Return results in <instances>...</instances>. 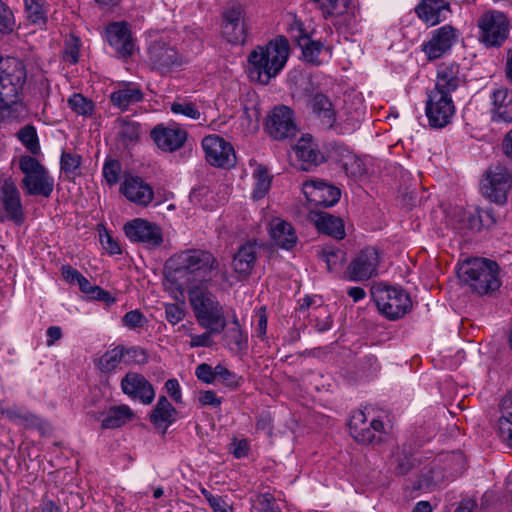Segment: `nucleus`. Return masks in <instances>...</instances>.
I'll list each match as a JSON object with an SVG mask.
<instances>
[{
    "mask_svg": "<svg viewBox=\"0 0 512 512\" xmlns=\"http://www.w3.org/2000/svg\"><path fill=\"white\" fill-rule=\"evenodd\" d=\"M167 278L179 289L211 284L219 262L209 251L188 249L172 255L166 262Z\"/></svg>",
    "mask_w": 512,
    "mask_h": 512,
    "instance_id": "nucleus-1",
    "label": "nucleus"
},
{
    "mask_svg": "<svg viewBox=\"0 0 512 512\" xmlns=\"http://www.w3.org/2000/svg\"><path fill=\"white\" fill-rule=\"evenodd\" d=\"M289 45L284 37L276 38L265 46H257L248 56V75L252 81L268 84L285 66Z\"/></svg>",
    "mask_w": 512,
    "mask_h": 512,
    "instance_id": "nucleus-2",
    "label": "nucleus"
},
{
    "mask_svg": "<svg viewBox=\"0 0 512 512\" xmlns=\"http://www.w3.org/2000/svg\"><path fill=\"white\" fill-rule=\"evenodd\" d=\"M458 276L479 296H495L502 284L499 265L487 258L464 261L459 268Z\"/></svg>",
    "mask_w": 512,
    "mask_h": 512,
    "instance_id": "nucleus-3",
    "label": "nucleus"
},
{
    "mask_svg": "<svg viewBox=\"0 0 512 512\" xmlns=\"http://www.w3.org/2000/svg\"><path fill=\"white\" fill-rule=\"evenodd\" d=\"M210 284L191 286L188 297L195 318L204 329L214 332H223L226 328L224 310L217 297L209 291Z\"/></svg>",
    "mask_w": 512,
    "mask_h": 512,
    "instance_id": "nucleus-4",
    "label": "nucleus"
},
{
    "mask_svg": "<svg viewBox=\"0 0 512 512\" xmlns=\"http://www.w3.org/2000/svg\"><path fill=\"white\" fill-rule=\"evenodd\" d=\"M478 41L485 48H501L510 35L508 16L499 10H488L477 19Z\"/></svg>",
    "mask_w": 512,
    "mask_h": 512,
    "instance_id": "nucleus-5",
    "label": "nucleus"
},
{
    "mask_svg": "<svg viewBox=\"0 0 512 512\" xmlns=\"http://www.w3.org/2000/svg\"><path fill=\"white\" fill-rule=\"evenodd\" d=\"M19 169L24 174L21 185L29 196L49 198L54 189V178L36 158L22 155L19 159Z\"/></svg>",
    "mask_w": 512,
    "mask_h": 512,
    "instance_id": "nucleus-6",
    "label": "nucleus"
},
{
    "mask_svg": "<svg viewBox=\"0 0 512 512\" xmlns=\"http://www.w3.org/2000/svg\"><path fill=\"white\" fill-rule=\"evenodd\" d=\"M25 78L26 72L21 61L14 57L0 59V108H8L17 101Z\"/></svg>",
    "mask_w": 512,
    "mask_h": 512,
    "instance_id": "nucleus-7",
    "label": "nucleus"
},
{
    "mask_svg": "<svg viewBox=\"0 0 512 512\" xmlns=\"http://www.w3.org/2000/svg\"><path fill=\"white\" fill-rule=\"evenodd\" d=\"M372 296L379 312L389 320L403 317L412 307L409 294L400 287H377Z\"/></svg>",
    "mask_w": 512,
    "mask_h": 512,
    "instance_id": "nucleus-8",
    "label": "nucleus"
},
{
    "mask_svg": "<svg viewBox=\"0 0 512 512\" xmlns=\"http://www.w3.org/2000/svg\"><path fill=\"white\" fill-rule=\"evenodd\" d=\"M512 188V174L507 167L496 165L484 173L480 191L483 197L499 206L507 203L509 190Z\"/></svg>",
    "mask_w": 512,
    "mask_h": 512,
    "instance_id": "nucleus-9",
    "label": "nucleus"
},
{
    "mask_svg": "<svg viewBox=\"0 0 512 512\" xmlns=\"http://www.w3.org/2000/svg\"><path fill=\"white\" fill-rule=\"evenodd\" d=\"M369 414L363 410H356L350 417L349 432L358 443H379L385 434L383 422L375 417L369 419Z\"/></svg>",
    "mask_w": 512,
    "mask_h": 512,
    "instance_id": "nucleus-10",
    "label": "nucleus"
},
{
    "mask_svg": "<svg viewBox=\"0 0 512 512\" xmlns=\"http://www.w3.org/2000/svg\"><path fill=\"white\" fill-rule=\"evenodd\" d=\"M455 104L451 95L430 90L427 94L425 114L429 126L436 129L446 127L455 115Z\"/></svg>",
    "mask_w": 512,
    "mask_h": 512,
    "instance_id": "nucleus-11",
    "label": "nucleus"
},
{
    "mask_svg": "<svg viewBox=\"0 0 512 512\" xmlns=\"http://www.w3.org/2000/svg\"><path fill=\"white\" fill-rule=\"evenodd\" d=\"M222 35L232 44H244L247 27L244 20V9L238 2L229 3L222 12Z\"/></svg>",
    "mask_w": 512,
    "mask_h": 512,
    "instance_id": "nucleus-12",
    "label": "nucleus"
},
{
    "mask_svg": "<svg viewBox=\"0 0 512 512\" xmlns=\"http://www.w3.org/2000/svg\"><path fill=\"white\" fill-rule=\"evenodd\" d=\"M380 262L378 250L368 246L358 252L349 263L346 276L350 281H365L377 274Z\"/></svg>",
    "mask_w": 512,
    "mask_h": 512,
    "instance_id": "nucleus-13",
    "label": "nucleus"
},
{
    "mask_svg": "<svg viewBox=\"0 0 512 512\" xmlns=\"http://www.w3.org/2000/svg\"><path fill=\"white\" fill-rule=\"evenodd\" d=\"M202 148L209 164L215 167L230 168L236 162L235 152L231 144L217 135L203 138Z\"/></svg>",
    "mask_w": 512,
    "mask_h": 512,
    "instance_id": "nucleus-14",
    "label": "nucleus"
},
{
    "mask_svg": "<svg viewBox=\"0 0 512 512\" xmlns=\"http://www.w3.org/2000/svg\"><path fill=\"white\" fill-rule=\"evenodd\" d=\"M105 36L118 58L126 59L134 54L135 42L128 22L118 21L109 23L105 29Z\"/></svg>",
    "mask_w": 512,
    "mask_h": 512,
    "instance_id": "nucleus-15",
    "label": "nucleus"
},
{
    "mask_svg": "<svg viewBox=\"0 0 512 512\" xmlns=\"http://www.w3.org/2000/svg\"><path fill=\"white\" fill-rule=\"evenodd\" d=\"M267 130L276 140L294 137L298 129L293 110L285 105L276 106L268 116Z\"/></svg>",
    "mask_w": 512,
    "mask_h": 512,
    "instance_id": "nucleus-16",
    "label": "nucleus"
},
{
    "mask_svg": "<svg viewBox=\"0 0 512 512\" xmlns=\"http://www.w3.org/2000/svg\"><path fill=\"white\" fill-rule=\"evenodd\" d=\"M457 39V30L451 25H444L431 32L430 39L421 46L422 51L428 60H436L448 53L457 42Z\"/></svg>",
    "mask_w": 512,
    "mask_h": 512,
    "instance_id": "nucleus-17",
    "label": "nucleus"
},
{
    "mask_svg": "<svg viewBox=\"0 0 512 512\" xmlns=\"http://www.w3.org/2000/svg\"><path fill=\"white\" fill-rule=\"evenodd\" d=\"M147 59L152 68L160 72L170 71L182 64L181 56L176 49L162 39L149 44Z\"/></svg>",
    "mask_w": 512,
    "mask_h": 512,
    "instance_id": "nucleus-18",
    "label": "nucleus"
},
{
    "mask_svg": "<svg viewBox=\"0 0 512 512\" xmlns=\"http://www.w3.org/2000/svg\"><path fill=\"white\" fill-rule=\"evenodd\" d=\"M126 236L132 242L145 244L149 248H155L162 244L161 229L154 223L137 218L124 225Z\"/></svg>",
    "mask_w": 512,
    "mask_h": 512,
    "instance_id": "nucleus-19",
    "label": "nucleus"
},
{
    "mask_svg": "<svg viewBox=\"0 0 512 512\" xmlns=\"http://www.w3.org/2000/svg\"><path fill=\"white\" fill-rule=\"evenodd\" d=\"M303 193L307 200L316 207L328 208L334 206L340 200L339 188L325 183L322 180H308L303 184Z\"/></svg>",
    "mask_w": 512,
    "mask_h": 512,
    "instance_id": "nucleus-20",
    "label": "nucleus"
},
{
    "mask_svg": "<svg viewBox=\"0 0 512 512\" xmlns=\"http://www.w3.org/2000/svg\"><path fill=\"white\" fill-rule=\"evenodd\" d=\"M490 119L492 123L512 124V88L499 86L490 92Z\"/></svg>",
    "mask_w": 512,
    "mask_h": 512,
    "instance_id": "nucleus-21",
    "label": "nucleus"
},
{
    "mask_svg": "<svg viewBox=\"0 0 512 512\" xmlns=\"http://www.w3.org/2000/svg\"><path fill=\"white\" fill-rule=\"evenodd\" d=\"M120 386L125 395L131 399L139 400L144 405L151 404L155 399V390L152 384L140 373H126Z\"/></svg>",
    "mask_w": 512,
    "mask_h": 512,
    "instance_id": "nucleus-22",
    "label": "nucleus"
},
{
    "mask_svg": "<svg viewBox=\"0 0 512 512\" xmlns=\"http://www.w3.org/2000/svg\"><path fill=\"white\" fill-rule=\"evenodd\" d=\"M0 202L7 218L16 224L24 220L23 206L20 192L12 177L5 178L0 187Z\"/></svg>",
    "mask_w": 512,
    "mask_h": 512,
    "instance_id": "nucleus-23",
    "label": "nucleus"
},
{
    "mask_svg": "<svg viewBox=\"0 0 512 512\" xmlns=\"http://www.w3.org/2000/svg\"><path fill=\"white\" fill-rule=\"evenodd\" d=\"M186 130L179 126H164L163 124L156 125L150 136L156 146L164 152H174L183 147L187 140Z\"/></svg>",
    "mask_w": 512,
    "mask_h": 512,
    "instance_id": "nucleus-24",
    "label": "nucleus"
},
{
    "mask_svg": "<svg viewBox=\"0 0 512 512\" xmlns=\"http://www.w3.org/2000/svg\"><path fill=\"white\" fill-rule=\"evenodd\" d=\"M300 169L310 171L326 161L318 144L310 134L303 135L293 147Z\"/></svg>",
    "mask_w": 512,
    "mask_h": 512,
    "instance_id": "nucleus-25",
    "label": "nucleus"
},
{
    "mask_svg": "<svg viewBox=\"0 0 512 512\" xmlns=\"http://www.w3.org/2000/svg\"><path fill=\"white\" fill-rule=\"evenodd\" d=\"M465 82L461 67L455 62H443L437 68L436 83L433 91L451 95Z\"/></svg>",
    "mask_w": 512,
    "mask_h": 512,
    "instance_id": "nucleus-26",
    "label": "nucleus"
},
{
    "mask_svg": "<svg viewBox=\"0 0 512 512\" xmlns=\"http://www.w3.org/2000/svg\"><path fill=\"white\" fill-rule=\"evenodd\" d=\"M120 192L131 202L140 205H149L154 198L153 188L139 176H126L120 186Z\"/></svg>",
    "mask_w": 512,
    "mask_h": 512,
    "instance_id": "nucleus-27",
    "label": "nucleus"
},
{
    "mask_svg": "<svg viewBox=\"0 0 512 512\" xmlns=\"http://www.w3.org/2000/svg\"><path fill=\"white\" fill-rule=\"evenodd\" d=\"M260 250L261 246L256 241H248L241 245L233 256L234 271L241 277L250 276Z\"/></svg>",
    "mask_w": 512,
    "mask_h": 512,
    "instance_id": "nucleus-28",
    "label": "nucleus"
},
{
    "mask_svg": "<svg viewBox=\"0 0 512 512\" xmlns=\"http://www.w3.org/2000/svg\"><path fill=\"white\" fill-rule=\"evenodd\" d=\"M417 16L429 26L444 21L450 12V5L445 0H421L415 7Z\"/></svg>",
    "mask_w": 512,
    "mask_h": 512,
    "instance_id": "nucleus-29",
    "label": "nucleus"
},
{
    "mask_svg": "<svg viewBox=\"0 0 512 512\" xmlns=\"http://www.w3.org/2000/svg\"><path fill=\"white\" fill-rule=\"evenodd\" d=\"M293 41L301 48L303 59L313 65H320L319 56L324 48L320 41L312 40L301 25L291 29Z\"/></svg>",
    "mask_w": 512,
    "mask_h": 512,
    "instance_id": "nucleus-30",
    "label": "nucleus"
},
{
    "mask_svg": "<svg viewBox=\"0 0 512 512\" xmlns=\"http://www.w3.org/2000/svg\"><path fill=\"white\" fill-rule=\"evenodd\" d=\"M148 419L155 428L163 429L165 432L178 419V411L167 397L162 395L149 413Z\"/></svg>",
    "mask_w": 512,
    "mask_h": 512,
    "instance_id": "nucleus-31",
    "label": "nucleus"
},
{
    "mask_svg": "<svg viewBox=\"0 0 512 512\" xmlns=\"http://www.w3.org/2000/svg\"><path fill=\"white\" fill-rule=\"evenodd\" d=\"M310 217L320 233L338 240L345 237L344 223L340 217L324 211H313Z\"/></svg>",
    "mask_w": 512,
    "mask_h": 512,
    "instance_id": "nucleus-32",
    "label": "nucleus"
},
{
    "mask_svg": "<svg viewBox=\"0 0 512 512\" xmlns=\"http://www.w3.org/2000/svg\"><path fill=\"white\" fill-rule=\"evenodd\" d=\"M309 107L325 129H331L336 121V112L329 98L317 92L309 99Z\"/></svg>",
    "mask_w": 512,
    "mask_h": 512,
    "instance_id": "nucleus-33",
    "label": "nucleus"
},
{
    "mask_svg": "<svg viewBox=\"0 0 512 512\" xmlns=\"http://www.w3.org/2000/svg\"><path fill=\"white\" fill-rule=\"evenodd\" d=\"M271 239L278 247L286 250L292 249L297 242V236L292 225L279 218L273 219L269 230Z\"/></svg>",
    "mask_w": 512,
    "mask_h": 512,
    "instance_id": "nucleus-34",
    "label": "nucleus"
},
{
    "mask_svg": "<svg viewBox=\"0 0 512 512\" xmlns=\"http://www.w3.org/2000/svg\"><path fill=\"white\" fill-rule=\"evenodd\" d=\"M144 93L135 84L128 83L110 94V102L121 111H126L131 105L143 100Z\"/></svg>",
    "mask_w": 512,
    "mask_h": 512,
    "instance_id": "nucleus-35",
    "label": "nucleus"
},
{
    "mask_svg": "<svg viewBox=\"0 0 512 512\" xmlns=\"http://www.w3.org/2000/svg\"><path fill=\"white\" fill-rule=\"evenodd\" d=\"M0 413L11 422L26 428H38L43 424L42 418L25 406L0 407Z\"/></svg>",
    "mask_w": 512,
    "mask_h": 512,
    "instance_id": "nucleus-36",
    "label": "nucleus"
},
{
    "mask_svg": "<svg viewBox=\"0 0 512 512\" xmlns=\"http://www.w3.org/2000/svg\"><path fill=\"white\" fill-rule=\"evenodd\" d=\"M101 429H115L132 420L134 413L128 405L112 406L102 414Z\"/></svg>",
    "mask_w": 512,
    "mask_h": 512,
    "instance_id": "nucleus-37",
    "label": "nucleus"
},
{
    "mask_svg": "<svg viewBox=\"0 0 512 512\" xmlns=\"http://www.w3.org/2000/svg\"><path fill=\"white\" fill-rule=\"evenodd\" d=\"M453 225L460 231H480L482 229V220L480 219V209L474 210L459 209L454 213Z\"/></svg>",
    "mask_w": 512,
    "mask_h": 512,
    "instance_id": "nucleus-38",
    "label": "nucleus"
},
{
    "mask_svg": "<svg viewBox=\"0 0 512 512\" xmlns=\"http://www.w3.org/2000/svg\"><path fill=\"white\" fill-rule=\"evenodd\" d=\"M332 156L342 164V167L348 171L349 166H356L353 174L361 172V161L352 153L347 145L341 142H332L329 145Z\"/></svg>",
    "mask_w": 512,
    "mask_h": 512,
    "instance_id": "nucleus-39",
    "label": "nucleus"
},
{
    "mask_svg": "<svg viewBox=\"0 0 512 512\" xmlns=\"http://www.w3.org/2000/svg\"><path fill=\"white\" fill-rule=\"evenodd\" d=\"M123 360V346L118 345L95 359L94 364L102 373L109 374L114 372Z\"/></svg>",
    "mask_w": 512,
    "mask_h": 512,
    "instance_id": "nucleus-40",
    "label": "nucleus"
},
{
    "mask_svg": "<svg viewBox=\"0 0 512 512\" xmlns=\"http://www.w3.org/2000/svg\"><path fill=\"white\" fill-rule=\"evenodd\" d=\"M315 8L318 9L326 19L341 16L348 10L352 0H312Z\"/></svg>",
    "mask_w": 512,
    "mask_h": 512,
    "instance_id": "nucleus-41",
    "label": "nucleus"
},
{
    "mask_svg": "<svg viewBox=\"0 0 512 512\" xmlns=\"http://www.w3.org/2000/svg\"><path fill=\"white\" fill-rule=\"evenodd\" d=\"M417 464H419L418 459L404 449L398 451L391 462L394 473L399 476L408 474Z\"/></svg>",
    "mask_w": 512,
    "mask_h": 512,
    "instance_id": "nucleus-42",
    "label": "nucleus"
},
{
    "mask_svg": "<svg viewBox=\"0 0 512 512\" xmlns=\"http://www.w3.org/2000/svg\"><path fill=\"white\" fill-rule=\"evenodd\" d=\"M25 12L28 20L33 24L45 25L47 22V9L44 0H24Z\"/></svg>",
    "mask_w": 512,
    "mask_h": 512,
    "instance_id": "nucleus-43",
    "label": "nucleus"
},
{
    "mask_svg": "<svg viewBox=\"0 0 512 512\" xmlns=\"http://www.w3.org/2000/svg\"><path fill=\"white\" fill-rule=\"evenodd\" d=\"M118 123V136L125 146L138 141L141 134V126L139 123L127 119H118Z\"/></svg>",
    "mask_w": 512,
    "mask_h": 512,
    "instance_id": "nucleus-44",
    "label": "nucleus"
},
{
    "mask_svg": "<svg viewBox=\"0 0 512 512\" xmlns=\"http://www.w3.org/2000/svg\"><path fill=\"white\" fill-rule=\"evenodd\" d=\"M82 163V157L78 154L63 152L60 159L61 171L69 180L75 179L80 176V166Z\"/></svg>",
    "mask_w": 512,
    "mask_h": 512,
    "instance_id": "nucleus-45",
    "label": "nucleus"
},
{
    "mask_svg": "<svg viewBox=\"0 0 512 512\" xmlns=\"http://www.w3.org/2000/svg\"><path fill=\"white\" fill-rule=\"evenodd\" d=\"M317 253L321 260L326 263L329 272H332L345 260V252L330 245L323 246Z\"/></svg>",
    "mask_w": 512,
    "mask_h": 512,
    "instance_id": "nucleus-46",
    "label": "nucleus"
},
{
    "mask_svg": "<svg viewBox=\"0 0 512 512\" xmlns=\"http://www.w3.org/2000/svg\"><path fill=\"white\" fill-rule=\"evenodd\" d=\"M67 103L73 112L84 117H90L95 109L94 102L80 93L72 94L68 98Z\"/></svg>",
    "mask_w": 512,
    "mask_h": 512,
    "instance_id": "nucleus-47",
    "label": "nucleus"
},
{
    "mask_svg": "<svg viewBox=\"0 0 512 512\" xmlns=\"http://www.w3.org/2000/svg\"><path fill=\"white\" fill-rule=\"evenodd\" d=\"M225 341L229 349L234 353H240L247 349L248 337L241 328L231 327L225 333Z\"/></svg>",
    "mask_w": 512,
    "mask_h": 512,
    "instance_id": "nucleus-48",
    "label": "nucleus"
},
{
    "mask_svg": "<svg viewBox=\"0 0 512 512\" xmlns=\"http://www.w3.org/2000/svg\"><path fill=\"white\" fill-rule=\"evenodd\" d=\"M18 139L26 147V149L37 155L40 152V145L36 128L32 125H26L17 133Z\"/></svg>",
    "mask_w": 512,
    "mask_h": 512,
    "instance_id": "nucleus-49",
    "label": "nucleus"
},
{
    "mask_svg": "<svg viewBox=\"0 0 512 512\" xmlns=\"http://www.w3.org/2000/svg\"><path fill=\"white\" fill-rule=\"evenodd\" d=\"M254 177L256 179L255 187L253 189V198H263L270 189L271 178L268 175L267 169L264 166H258L254 170Z\"/></svg>",
    "mask_w": 512,
    "mask_h": 512,
    "instance_id": "nucleus-50",
    "label": "nucleus"
},
{
    "mask_svg": "<svg viewBox=\"0 0 512 512\" xmlns=\"http://www.w3.org/2000/svg\"><path fill=\"white\" fill-rule=\"evenodd\" d=\"M215 373L216 378H219L225 386L231 389H236L243 383L242 376L237 375L221 364L215 366Z\"/></svg>",
    "mask_w": 512,
    "mask_h": 512,
    "instance_id": "nucleus-51",
    "label": "nucleus"
},
{
    "mask_svg": "<svg viewBox=\"0 0 512 512\" xmlns=\"http://www.w3.org/2000/svg\"><path fill=\"white\" fill-rule=\"evenodd\" d=\"M256 502L259 512H282L276 498L269 492L258 494L256 496Z\"/></svg>",
    "mask_w": 512,
    "mask_h": 512,
    "instance_id": "nucleus-52",
    "label": "nucleus"
},
{
    "mask_svg": "<svg viewBox=\"0 0 512 512\" xmlns=\"http://www.w3.org/2000/svg\"><path fill=\"white\" fill-rule=\"evenodd\" d=\"M122 167L121 163L115 159L106 160L103 166V176L109 186L118 183Z\"/></svg>",
    "mask_w": 512,
    "mask_h": 512,
    "instance_id": "nucleus-53",
    "label": "nucleus"
},
{
    "mask_svg": "<svg viewBox=\"0 0 512 512\" xmlns=\"http://www.w3.org/2000/svg\"><path fill=\"white\" fill-rule=\"evenodd\" d=\"M170 109L174 114H181L190 119L198 120L201 117L200 111L192 102H173Z\"/></svg>",
    "mask_w": 512,
    "mask_h": 512,
    "instance_id": "nucleus-54",
    "label": "nucleus"
},
{
    "mask_svg": "<svg viewBox=\"0 0 512 512\" xmlns=\"http://www.w3.org/2000/svg\"><path fill=\"white\" fill-rule=\"evenodd\" d=\"M123 355L126 363L143 365L148 362L146 351L140 347L125 348L123 346Z\"/></svg>",
    "mask_w": 512,
    "mask_h": 512,
    "instance_id": "nucleus-55",
    "label": "nucleus"
},
{
    "mask_svg": "<svg viewBox=\"0 0 512 512\" xmlns=\"http://www.w3.org/2000/svg\"><path fill=\"white\" fill-rule=\"evenodd\" d=\"M122 323L129 329H137L142 328L147 323V319L140 310L136 309L127 312L122 318Z\"/></svg>",
    "mask_w": 512,
    "mask_h": 512,
    "instance_id": "nucleus-56",
    "label": "nucleus"
},
{
    "mask_svg": "<svg viewBox=\"0 0 512 512\" xmlns=\"http://www.w3.org/2000/svg\"><path fill=\"white\" fill-rule=\"evenodd\" d=\"M80 42L76 37H70L65 43L63 58L65 61L76 64L79 61Z\"/></svg>",
    "mask_w": 512,
    "mask_h": 512,
    "instance_id": "nucleus-57",
    "label": "nucleus"
},
{
    "mask_svg": "<svg viewBox=\"0 0 512 512\" xmlns=\"http://www.w3.org/2000/svg\"><path fill=\"white\" fill-rule=\"evenodd\" d=\"M14 27V16L9 7L0 0V32L10 33Z\"/></svg>",
    "mask_w": 512,
    "mask_h": 512,
    "instance_id": "nucleus-58",
    "label": "nucleus"
},
{
    "mask_svg": "<svg viewBox=\"0 0 512 512\" xmlns=\"http://www.w3.org/2000/svg\"><path fill=\"white\" fill-rule=\"evenodd\" d=\"M100 243L102 247L111 255L120 254L121 248L119 243L112 237V235L104 229L99 232Z\"/></svg>",
    "mask_w": 512,
    "mask_h": 512,
    "instance_id": "nucleus-59",
    "label": "nucleus"
},
{
    "mask_svg": "<svg viewBox=\"0 0 512 512\" xmlns=\"http://www.w3.org/2000/svg\"><path fill=\"white\" fill-rule=\"evenodd\" d=\"M502 415L499 418V432L502 435V428L512 427V402L509 399H504L501 403Z\"/></svg>",
    "mask_w": 512,
    "mask_h": 512,
    "instance_id": "nucleus-60",
    "label": "nucleus"
},
{
    "mask_svg": "<svg viewBox=\"0 0 512 512\" xmlns=\"http://www.w3.org/2000/svg\"><path fill=\"white\" fill-rule=\"evenodd\" d=\"M195 375L200 381L206 384H211L216 379L215 367L212 368L206 363L199 364L196 367Z\"/></svg>",
    "mask_w": 512,
    "mask_h": 512,
    "instance_id": "nucleus-61",
    "label": "nucleus"
},
{
    "mask_svg": "<svg viewBox=\"0 0 512 512\" xmlns=\"http://www.w3.org/2000/svg\"><path fill=\"white\" fill-rule=\"evenodd\" d=\"M207 331L200 335H193L190 340V347H211L213 344V340L211 338L212 334H220L221 332H214L211 329H206Z\"/></svg>",
    "mask_w": 512,
    "mask_h": 512,
    "instance_id": "nucleus-62",
    "label": "nucleus"
},
{
    "mask_svg": "<svg viewBox=\"0 0 512 512\" xmlns=\"http://www.w3.org/2000/svg\"><path fill=\"white\" fill-rule=\"evenodd\" d=\"M230 452L237 459L244 458L249 453V443L246 439H233L229 448Z\"/></svg>",
    "mask_w": 512,
    "mask_h": 512,
    "instance_id": "nucleus-63",
    "label": "nucleus"
},
{
    "mask_svg": "<svg viewBox=\"0 0 512 512\" xmlns=\"http://www.w3.org/2000/svg\"><path fill=\"white\" fill-rule=\"evenodd\" d=\"M166 320L171 324H177L185 316L184 310L178 304H168L165 308Z\"/></svg>",
    "mask_w": 512,
    "mask_h": 512,
    "instance_id": "nucleus-64",
    "label": "nucleus"
}]
</instances>
